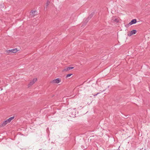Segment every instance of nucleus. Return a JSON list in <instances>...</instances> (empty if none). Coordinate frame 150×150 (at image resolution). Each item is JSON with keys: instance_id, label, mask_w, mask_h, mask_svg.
<instances>
[{"instance_id": "f257e3e1", "label": "nucleus", "mask_w": 150, "mask_h": 150, "mask_svg": "<svg viewBox=\"0 0 150 150\" xmlns=\"http://www.w3.org/2000/svg\"><path fill=\"white\" fill-rule=\"evenodd\" d=\"M14 117V116H13L12 117H10L6 120L3 121L2 124L1 125H0V127H2L4 126L7 124L10 123L11 121V120L13 119Z\"/></svg>"}, {"instance_id": "f03ea898", "label": "nucleus", "mask_w": 150, "mask_h": 150, "mask_svg": "<svg viewBox=\"0 0 150 150\" xmlns=\"http://www.w3.org/2000/svg\"><path fill=\"white\" fill-rule=\"evenodd\" d=\"M61 82V80L59 78H57L54 79L52 81V83H58Z\"/></svg>"}, {"instance_id": "7ed1b4c3", "label": "nucleus", "mask_w": 150, "mask_h": 150, "mask_svg": "<svg viewBox=\"0 0 150 150\" xmlns=\"http://www.w3.org/2000/svg\"><path fill=\"white\" fill-rule=\"evenodd\" d=\"M37 78H34L33 79V81H31L30 83L28 84V87H30V86H31L33 84H34L35 82L37 81Z\"/></svg>"}, {"instance_id": "20e7f679", "label": "nucleus", "mask_w": 150, "mask_h": 150, "mask_svg": "<svg viewBox=\"0 0 150 150\" xmlns=\"http://www.w3.org/2000/svg\"><path fill=\"white\" fill-rule=\"evenodd\" d=\"M74 67H65L63 70V72L66 71H69V70L72 69L74 68Z\"/></svg>"}, {"instance_id": "39448f33", "label": "nucleus", "mask_w": 150, "mask_h": 150, "mask_svg": "<svg viewBox=\"0 0 150 150\" xmlns=\"http://www.w3.org/2000/svg\"><path fill=\"white\" fill-rule=\"evenodd\" d=\"M37 13V12L36 11H32L30 12V15L31 17H33L35 15H36Z\"/></svg>"}, {"instance_id": "423d86ee", "label": "nucleus", "mask_w": 150, "mask_h": 150, "mask_svg": "<svg viewBox=\"0 0 150 150\" xmlns=\"http://www.w3.org/2000/svg\"><path fill=\"white\" fill-rule=\"evenodd\" d=\"M137 32V31L136 30H133L131 31L128 34L129 36H131L133 34H135Z\"/></svg>"}, {"instance_id": "0eeeda50", "label": "nucleus", "mask_w": 150, "mask_h": 150, "mask_svg": "<svg viewBox=\"0 0 150 150\" xmlns=\"http://www.w3.org/2000/svg\"><path fill=\"white\" fill-rule=\"evenodd\" d=\"M137 22V20L136 19H134L132 20L131 22L129 23V25H131L133 24H135Z\"/></svg>"}, {"instance_id": "6e6552de", "label": "nucleus", "mask_w": 150, "mask_h": 150, "mask_svg": "<svg viewBox=\"0 0 150 150\" xmlns=\"http://www.w3.org/2000/svg\"><path fill=\"white\" fill-rule=\"evenodd\" d=\"M69 116L71 117L74 118L76 117V114L75 113H69Z\"/></svg>"}, {"instance_id": "1a4fd4ad", "label": "nucleus", "mask_w": 150, "mask_h": 150, "mask_svg": "<svg viewBox=\"0 0 150 150\" xmlns=\"http://www.w3.org/2000/svg\"><path fill=\"white\" fill-rule=\"evenodd\" d=\"M9 52H11L12 53H16L17 51V50L16 49H12L11 50H9Z\"/></svg>"}, {"instance_id": "9d476101", "label": "nucleus", "mask_w": 150, "mask_h": 150, "mask_svg": "<svg viewBox=\"0 0 150 150\" xmlns=\"http://www.w3.org/2000/svg\"><path fill=\"white\" fill-rule=\"evenodd\" d=\"M49 3H50V2H49V0H47V2H46V8H47V7L48 5L49 4Z\"/></svg>"}, {"instance_id": "9b49d317", "label": "nucleus", "mask_w": 150, "mask_h": 150, "mask_svg": "<svg viewBox=\"0 0 150 150\" xmlns=\"http://www.w3.org/2000/svg\"><path fill=\"white\" fill-rule=\"evenodd\" d=\"M72 74H69L67 75L66 76V78H68V77L70 76L71 75H72Z\"/></svg>"}, {"instance_id": "f8f14e48", "label": "nucleus", "mask_w": 150, "mask_h": 150, "mask_svg": "<svg viewBox=\"0 0 150 150\" xmlns=\"http://www.w3.org/2000/svg\"><path fill=\"white\" fill-rule=\"evenodd\" d=\"M99 93H97V94L94 95V96H97V95Z\"/></svg>"}, {"instance_id": "ddd939ff", "label": "nucleus", "mask_w": 150, "mask_h": 150, "mask_svg": "<svg viewBox=\"0 0 150 150\" xmlns=\"http://www.w3.org/2000/svg\"><path fill=\"white\" fill-rule=\"evenodd\" d=\"M93 16V14H91L90 15V18H91V17H92Z\"/></svg>"}]
</instances>
